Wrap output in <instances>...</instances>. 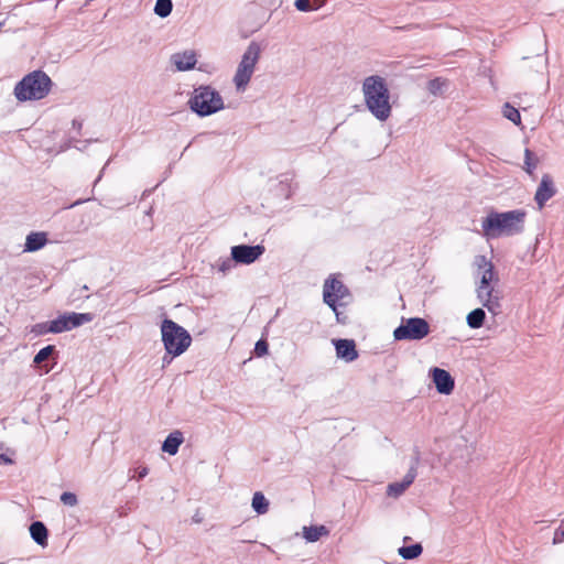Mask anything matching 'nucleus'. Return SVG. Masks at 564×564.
Masks as SVG:
<instances>
[{"label": "nucleus", "mask_w": 564, "mask_h": 564, "mask_svg": "<svg viewBox=\"0 0 564 564\" xmlns=\"http://www.w3.org/2000/svg\"><path fill=\"white\" fill-rule=\"evenodd\" d=\"M362 96L368 111L380 122H386L392 113L390 90L387 82L379 75H371L362 82Z\"/></svg>", "instance_id": "obj_1"}, {"label": "nucleus", "mask_w": 564, "mask_h": 564, "mask_svg": "<svg viewBox=\"0 0 564 564\" xmlns=\"http://www.w3.org/2000/svg\"><path fill=\"white\" fill-rule=\"evenodd\" d=\"M527 213L522 209L489 213L481 221L482 236L486 239L511 237L524 230Z\"/></svg>", "instance_id": "obj_2"}, {"label": "nucleus", "mask_w": 564, "mask_h": 564, "mask_svg": "<svg viewBox=\"0 0 564 564\" xmlns=\"http://www.w3.org/2000/svg\"><path fill=\"white\" fill-rule=\"evenodd\" d=\"M52 88L50 76L43 70H33L17 83L13 95L17 100L32 101L45 98Z\"/></svg>", "instance_id": "obj_3"}, {"label": "nucleus", "mask_w": 564, "mask_h": 564, "mask_svg": "<svg viewBox=\"0 0 564 564\" xmlns=\"http://www.w3.org/2000/svg\"><path fill=\"white\" fill-rule=\"evenodd\" d=\"M161 339L166 355L178 357L184 354L192 344L189 333L172 319L165 318L161 323Z\"/></svg>", "instance_id": "obj_4"}, {"label": "nucleus", "mask_w": 564, "mask_h": 564, "mask_svg": "<svg viewBox=\"0 0 564 564\" xmlns=\"http://www.w3.org/2000/svg\"><path fill=\"white\" fill-rule=\"evenodd\" d=\"M188 104L189 108L200 117L214 115L225 107L221 95L210 86L195 88Z\"/></svg>", "instance_id": "obj_5"}, {"label": "nucleus", "mask_w": 564, "mask_h": 564, "mask_svg": "<svg viewBox=\"0 0 564 564\" xmlns=\"http://www.w3.org/2000/svg\"><path fill=\"white\" fill-rule=\"evenodd\" d=\"M260 54V45L256 42H251L243 52L232 78L238 93H243L247 89L254 73L256 65L259 62Z\"/></svg>", "instance_id": "obj_6"}, {"label": "nucleus", "mask_w": 564, "mask_h": 564, "mask_svg": "<svg viewBox=\"0 0 564 564\" xmlns=\"http://www.w3.org/2000/svg\"><path fill=\"white\" fill-rule=\"evenodd\" d=\"M93 321V314L90 313H68L58 316L51 321L48 324H39L35 326L39 334L53 333L59 334L63 332L70 330L84 324Z\"/></svg>", "instance_id": "obj_7"}, {"label": "nucleus", "mask_w": 564, "mask_h": 564, "mask_svg": "<svg viewBox=\"0 0 564 564\" xmlns=\"http://www.w3.org/2000/svg\"><path fill=\"white\" fill-rule=\"evenodd\" d=\"M431 332L430 324L422 317H402L401 324L393 330L395 340H421Z\"/></svg>", "instance_id": "obj_8"}, {"label": "nucleus", "mask_w": 564, "mask_h": 564, "mask_svg": "<svg viewBox=\"0 0 564 564\" xmlns=\"http://www.w3.org/2000/svg\"><path fill=\"white\" fill-rule=\"evenodd\" d=\"M498 283L476 285L475 292L478 302L494 315L501 312V292L497 289Z\"/></svg>", "instance_id": "obj_9"}, {"label": "nucleus", "mask_w": 564, "mask_h": 564, "mask_svg": "<svg viewBox=\"0 0 564 564\" xmlns=\"http://www.w3.org/2000/svg\"><path fill=\"white\" fill-rule=\"evenodd\" d=\"M476 285H486L499 282L494 263L484 254H478L473 260Z\"/></svg>", "instance_id": "obj_10"}, {"label": "nucleus", "mask_w": 564, "mask_h": 564, "mask_svg": "<svg viewBox=\"0 0 564 564\" xmlns=\"http://www.w3.org/2000/svg\"><path fill=\"white\" fill-rule=\"evenodd\" d=\"M349 296L348 289L344 283L336 278H329L325 281L323 286V300L324 302L336 313V304Z\"/></svg>", "instance_id": "obj_11"}, {"label": "nucleus", "mask_w": 564, "mask_h": 564, "mask_svg": "<svg viewBox=\"0 0 564 564\" xmlns=\"http://www.w3.org/2000/svg\"><path fill=\"white\" fill-rule=\"evenodd\" d=\"M264 252V247L261 245L248 246L238 245L231 247V257L236 263L251 264L257 261Z\"/></svg>", "instance_id": "obj_12"}, {"label": "nucleus", "mask_w": 564, "mask_h": 564, "mask_svg": "<svg viewBox=\"0 0 564 564\" xmlns=\"http://www.w3.org/2000/svg\"><path fill=\"white\" fill-rule=\"evenodd\" d=\"M556 193V188L554 186V182L549 174H544L541 178V182L536 188L534 200L538 204L539 208L542 209L545 203L551 199Z\"/></svg>", "instance_id": "obj_13"}, {"label": "nucleus", "mask_w": 564, "mask_h": 564, "mask_svg": "<svg viewBox=\"0 0 564 564\" xmlns=\"http://www.w3.org/2000/svg\"><path fill=\"white\" fill-rule=\"evenodd\" d=\"M171 63L178 72L191 70L197 63L196 53L191 50L175 53L171 56Z\"/></svg>", "instance_id": "obj_14"}, {"label": "nucleus", "mask_w": 564, "mask_h": 564, "mask_svg": "<svg viewBox=\"0 0 564 564\" xmlns=\"http://www.w3.org/2000/svg\"><path fill=\"white\" fill-rule=\"evenodd\" d=\"M432 378L437 392L442 394H449L453 391L454 379L448 371L441 368H434L432 370Z\"/></svg>", "instance_id": "obj_15"}, {"label": "nucleus", "mask_w": 564, "mask_h": 564, "mask_svg": "<svg viewBox=\"0 0 564 564\" xmlns=\"http://www.w3.org/2000/svg\"><path fill=\"white\" fill-rule=\"evenodd\" d=\"M333 343L335 345L337 358L343 359L346 362H351L357 359L358 352L354 340L335 339Z\"/></svg>", "instance_id": "obj_16"}, {"label": "nucleus", "mask_w": 564, "mask_h": 564, "mask_svg": "<svg viewBox=\"0 0 564 564\" xmlns=\"http://www.w3.org/2000/svg\"><path fill=\"white\" fill-rule=\"evenodd\" d=\"M415 477L416 470L411 467L401 481L392 482L387 487V495L392 498L400 497L412 485Z\"/></svg>", "instance_id": "obj_17"}, {"label": "nucleus", "mask_w": 564, "mask_h": 564, "mask_svg": "<svg viewBox=\"0 0 564 564\" xmlns=\"http://www.w3.org/2000/svg\"><path fill=\"white\" fill-rule=\"evenodd\" d=\"M184 442L183 433L178 430L171 432L162 444V451L169 455H176Z\"/></svg>", "instance_id": "obj_18"}, {"label": "nucleus", "mask_w": 564, "mask_h": 564, "mask_svg": "<svg viewBox=\"0 0 564 564\" xmlns=\"http://www.w3.org/2000/svg\"><path fill=\"white\" fill-rule=\"evenodd\" d=\"M302 535L308 543L317 542L323 536L329 535V530L325 525L303 527Z\"/></svg>", "instance_id": "obj_19"}, {"label": "nucleus", "mask_w": 564, "mask_h": 564, "mask_svg": "<svg viewBox=\"0 0 564 564\" xmlns=\"http://www.w3.org/2000/svg\"><path fill=\"white\" fill-rule=\"evenodd\" d=\"M47 242L45 232H31L26 236L24 251L34 252L42 249Z\"/></svg>", "instance_id": "obj_20"}, {"label": "nucleus", "mask_w": 564, "mask_h": 564, "mask_svg": "<svg viewBox=\"0 0 564 564\" xmlns=\"http://www.w3.org/2000/svg\"><path fill=\"white\" fill-rule=\"evenodd\" d=\"M30 534L31 538L39 544V545H45L47 542V529L45 525L40 522H33L30 525Z\"/></svg>", "instance_id": "obj_21"}, {"label": "nucleus", "mask_w": 564, "mask_h": 564, "mask_svg": "<svg viewBox=\"0 0 564 564\" xmlns=\"http://www.w3.org/2000/svg\"><path fill=\"white\" fill-rule=\"evenodd\" d=\"M251 507L258 514H264L269 510V500L261 491H257L253 494Z\"/></svg>", "instance_id": "obj_22"}, {"label": "nucleus", "mask_w": 564, "mask_h": 564, "mask_svg": "<svg viewBox=\"0 0 564 564\" xmlns=\"http://www.w3.org/2000/svg\"><path fill=\"white\" fill-rule=\"evenodd\" d=\"M485 311L482 308H475L470 313H468L466 317L467 325L470 328H480L485 322Z\"/></svg>", "instance_id": "obj_23"}, {"label": "nucleus", "mask_w": 564, "mask_h": 564, "mask_svg": "<svg viewBox=\"0 0 564 564\" xmlns=\"http://www.w3.org/2000/svg\"><path fill=\"white\" fill-rule=\"evenodd\" d=\"M423 552V547L420 543H415L409 546H401L398 549V554L403 560H414L419 557Z\"/></svg>", "instance_id": "obj_24"}, {"label": "nucleus", "mask_w": 564, "mask_h": 564, "mask_svg": "<svg viewBox=\"0 0 564 564\" xmlns=\"http://www.w3.org/2000/svg\"><path fill=\"white\" fill-rule=\"evenodd\" d=\"M324 6V0H295L294 2V7L301 12L316 11Z\"/></svg>", "instance_id": "obj_25"}, {"label": "nucleus", "mask_w": 564, "mask_h": 564, "mask_svg": "<svg viewBox=\"0 0 564 564\" xmlns=\"http://www.w3.org/2000/svg\"><path fill=\"white\" fill-rule=\"evenodd\" d=\"M172 1L171 0H156L154 6V13L160 18H166L172 12Z\"/></svg>", "instance_id": "obj_26"}, {"label": "nucleus", "mask_w": 564, "mask_h": 564, "mask_svg": "<svg viewBox=\"0 0 564 564\" xmlns=\"http://www.w3.org/2000/svg\"><path fill=\"white\" fill-rule=\"evenodd\" d=\"M447 82L442 78H434L429 82L427 89L434 96L442 95L447 88Z\"/></svg>", "instance_id": "obj_27"}, {"label": "nucleus", "mask_w": 564, "mask_h": 564, "mask_svg": "<svg viewBox=\"0 0 564 564\" xmlns=\"http://www.w3.org/2000/svg\"><path fill=\"white\" fill-rule=\"evenodd\" d=\"M502 115L505 118L510 120L517 126H520L521 123V116L518 109L512 107L510 104H505L502 108Z\"/></svg>", "instance_id": "obj_28"}, {"label": "nucleus", "mask_w": 564, "mask_h": 564, "mask_svg": "<svg viewBox=\"0 0 564 564\" xmlns=\"http://www.w3.org/2000/svg\"><path fill=\"white\" fill-rule=\"evenodd\" d=\"M536 164H538V160L534 158V154L529 149H525V151H524V170L529 174H532L536 167Z\"/></svg>", "instance_id": "obj_29"}, {"label": "nucleus", "mask_w": 564, "mask_h": 564, "mask_svg": "<svg viewBox=\"0 0 564 564\" xmlns=\"http://www.w3.org/2000/svg\"><path fill=\"white\" fill-rule=\"evenodd\" d=\"M54 346H46L42 348L34 357L33 362L40 365L44 360H46L53 352Z\"/></svg>", "instance_id": "obj_30"}, {"label": "nucleus", "mask_w": 564, "mask_h": 564, "mask_svg": "<svg viewBox=\"0 0 564 564\" xmlns=\"http://www.w3.org/2000/svg\"><path fill=\"white\" fill-rule=\"evenodd\" d=\"M59 499L61 502L67 507H75L78 503L77 496L70 491L63 492Z\"/></svg>", "instance_id": "obj_31"}, {"label": "nucleus", "mask_w": 564, "mask_h": 564, "mask_svg": "<svg viewBox=\"0 0 564 564\" xmlns=\"http://www.w3.org/2000/svg\"><path fill=\"white\" fill-rule=\"evenodd\" d=\"M234 260H232V257L231 258H225V259H220L218 262H217V268H218V271L223 272V273H226L228 271H230L234 267Z\"/></svg>", "instance_id": "obj_32"}, {"label": "nucleus", "mask_w": 564, "mask_h": 564, "mask_svg": "<svg viewBox=\"0 0 564 564\" xmlns=\"http://www.w3.org/2000/svg\"><path fill=\"white\" fill-rule=\"evenodd\" d=\"M564 542V519L561 521L558 528L554 532L553 544H561Z\"/></svg>", "instance_id": "obj_33"}, {"label": "nucleus", "mask_w": 564, "mask_h": 564, "mask_svg": "<svg viewBox=\"0 0 564 564\" xmlns=\"http://www.w3.org/2000/svg\"><path fill=\"white\" fill-rule=\"evenodd\" d=\"M254 350L258 356H262L268 351V344L264 340H259L256 344Z\"/></svg>", "instance_id": "obj_34"}, {"label": "nucleus", "mask_w": 564, "mask_h": 564, "mask_svg": "<svg viewBox=\"0 0 564 564\" xmlns=\"http://www.w3.org/2000/svg\"><path fill=\"white\" fill-rule=\"evenodd\" d=\"M149 470L147 467H142L138 470V479L144 478L148 475Z\"/></svg>", "instance_id": "obj_35"}, {"label": "nucleus", "mask_w": 564, "mask_h": 564, "mask_svg": "<svg viewBox=\"0 0 564 564\" xmlns=\"http://www.w3.org/2000/svg\"><path fill=\"white\" fill-rule=\"evenodd\" d=\"M0 462L4 463V464H12V459H10L8 456H6L4 454H0Z\"/></svg>", "instance_id": "obj_36"}, {"label": "nucleus", "mask_w": 564, "mask_h": 564, "mask_svg": "<svg viewBox=\"0 0 564 564\" xmlns=\"http://www.w3.org/2000/svg\"><path fill=\"white\" fill-rule=\"evenodd\" d=\"M2 25H3V22H0V29L2 28Z\"/></svg>", "instance_id": "obj_37"}, {"label": "nucleus", "mask_w": 564, "mask_h": 564, "mask_svg": "<svg viewBox=\"0 0 564 564\" xmlns=\"http://www.w3.org/2000/svg\"><path fill=\"white\" fill-rule=\"evenodd\" d=\"M327 0H324V4L326 3Z\"/></svg>", "instance_id": "obj_38"}]
</instances>
